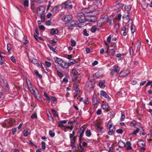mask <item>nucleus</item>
<instances>
[{"label":"nucleus","mask_w":152,"mask_h":152,"mask_svg":"<svg viewBox=\"0 0 152 152\" xmlns=\"http://www.w3.org/2000/svg\"><path fill=\"white\" fill-rule=\"evenodd\" d=\"M134 26H133L132 25H131V30L132 33H133L134 32Z\"/></svg>","instance_id":"52"},{"label":"nucleus","mask_w":152,"mask_h":152,"mask_svg":"<svg viewBox=\"0 0 152 152\" xmlns=\"http://www.w3.org/2000/svg\"><path fill=\"white\" fill-rule=\"evenodd\" d=\"M77 17L78 21L80 23L85 22L86 21L85 15L83 12L78 13L77 14Z\"/></svg>","instance_id":"3"},{"label":"nucleus","mask_w":152,"mask_h":152,"mask_svg":"<svg viewBox=\"0 0 152 152\" xmlns=\"http://www.w3.org/2000/svg\"><path fill=\"white\" fill-rule=\"evenodd\" d=\"M45 64L46 66L48 67H50L51 66V63L49 62L45 61Z\"/></svg>","instance_id":"45"},{"label":"nucleus","mask_w":152,"mask_h":152,"mask_svg":"<svg viewBox=\"0 0 152 152\" xmlns=\"http://www.w3.org/2000/svg\"><path fill=\"white\" fill-rule=\"evenodd\" d=\"M31 8L34 11V2L33 1L31 3Z\"/></svg>","instance_id":"47"},{"label":"nucleus","mask_w":152,"mask_h":152,"mask_svg":"<svg viewBox=\"0 0 152 152\" xmlns=\"http://www.w3.org/2000/svg\"><path fill=\"white\" fill-rule=\"evenodd\" d=\"M78 77V75H73L72 76V80L73 81H75Z\"/></svg>","instance_id":"41"},{"label":"nucleus","mask_w":152,"mask_h":152,"mask_svg":"<svg viewBox=\"0 0 152 152\" xmlns=\"http://www.w3.org/2000/svg\"><path fill=\"white\" fill-rule=\"evenodd\" d=\"M80 24L79 23H78L77 22V21L71 20L69 22L66 23L65 26L67 27V28L68 29H70L72 31V28H70L69 27L76 26L81 28V26H80Z\"/></svg>","instance_id":"1"},{"label":"nucleus","mask_w":152,"mask_h":152,"mask_svg":"<svg viewBox=\"0 0 152 152\" xmlns=\"http://www.w3.org/2000/svg\"><path fill=\"white\" fill-rule=\"evenodd\" d=\"M71 45L73 46H75L76 45V42L75 41L72 39L71 40Z\"/></svg>","instance_id":"43"},{"label":"nucleus","mask_w":152,"mask_h":152,"mask_svg":"<svg viewBox=\"0 0 152 152\" xmlns=\"http://www.w3.org/2000/svg\"><path fill=\"white\" fill-rule=\"evenodd\" d=\"M51 110L55 116H58V114L56 113V111L54 109L52 108L51 109Z\"/></svg>","instance_id":"38"},{"label":"nucleus","mask_w":152,"mask_h":152,"mask_svg":"<svg viewBox=\"0 0 152 152\" xmlns=\"http://www.w3.org/2000/svg\"><path fill=\"white\" fill-rule=\"evenodd\" d=\"M139 130V128H137L135 130H134L132 134H136V133H138Z\"/></svg>","instance_id":"48"},{"label":"nucleus","mask_w":152,"mask_h":152,"mask_svg":"<svg viewBox=\"0 0 152 152\" xmlns=\"http://www.w3.org/2000/svg\"><path fill=\"white\" fill-rule=\"evenodd\" d=\"M70 3V2L69 1L64 2L62 5V8H66L68 6H69V4Z\"/></svg>","instance_id":"19"},{"label":"nucleus","mask_w":152,"mask_h":152,"mask_svg":"<svg viewBox=\"0 0 152 152\" xmlns=\"http://www.w3.org/2000/svg\"><path fill=\"white\" fill-rule=\"evenodd\" d=\"M30 60L33 64H35L39 65V63L38 61L35 58H34L31 60L30 59Z\"/></svg>","instance_id":"34"},{"label":"nucleus","mask_w":152,"mask_h":152,"mask_svg":"<svg viewBox=\"0 0 152 152\" xmlns=\"http://www.w3.org/2000/svg\"><path fill=\"white\" fill-rule=\"evenodd\" d=\"M7 50L9 52L11 50V45L10 44H8L7 45Z\"/></svg>","instance_id":"55"},{"label":"nucleus","mask_w":152,"mask_h":152,"mask_svg":"<svg viewBox=\"0 0 152 152\" xmlns=\"http://www.w3.org/2000/svg\"><path fill=\"white\" fill-rule=\"evenodd\" d=\"M129 72L127 69L124 70L120 73L119 76L121 77H124L127 76L129 74Z\"/></svg>","instance_id":"5"},{"label":"nucleus","mask_w":152,"mask_h":152,"mask_svg":"<svg viewBox=\"0 0 152 152\" xmlns=\"http://www.w3.org/2000/svg\"><path fill=\"white\" fill-rule=\"evenodd\" d=\"M72 73L73 75H78V72L74 69H72Z\"/></svg>","instance_id":"37"},{"label":"nucleus","mask_w":152,"mask_h":152,"mask_svg":"<svg viewBox=\"0 0 152 152\" xmlns=\"http://www.w3.org/2000/svg\"><path fill=\"white\" fill-rule=\"evenodd\" d=\"M34 72L36 75L38 77L40 78H41L42 77V76L41 74H39L38 71L37 70H35Z\"/></svg>","instance_id":"36"},{"label":"nucleus","mask_w":152,"mask_h":152,"mask_svg":"<svg viewBox=\"0 0 152 152\" xmlns=\"http://www.w3.org/2000/svg\"><path fill=\"white\" fill-rule=\"evenodd\" d=\"M11 61L14 63H15L16 62V60L15 57L13 56H12L11 57Z\"/></svg>","instance_id":"59"},{"label":"nucleus","mask_w":152,"mask_h":152,"mask_svg":"<svg viewBox=\"0 0 152 152\" xmlns=\"http://www.w3.org/2000/svg\"><path fill=\"white\" fill-rule=\"evenodd\" d=\"M131 5L130 4H129L125 6L124 8L125 10L126 11H128L131 10Z\"/></svg>","instance_id":"28"},{"label":"nucleus","mask_w":152,"mask_h":152,"mask_svg":"<svg viewBox=\"0 0 152 152\" xmlns=\"http://www.w3.org/2000/svg\"><path fill=\"white\" fill-rule=\"evenodd\" d=\"M90 18L88 19V21L90 22H95L96 20V18L95 16L90 15Z\"/></svg>","instance_id":"15"},{"label":"nucleus","mask_w":152,"mask_h":152,"mask_svg":"<svg viewBox=\"0 0 152 152\" xmlns=\"http://www.w3.org/2000/svg\"><path fill=\"white\" fill-rule=\"evenodd\" d=\"M58 33V31L57 29H55L54 28H52L51 30V34L52 35L53 34H57Z\"/></svg>","instance_id":"27"},{"label":"nucleus","mask_w":152,"mask_h":152,"mask_svg":"<svg viewBox=\"0 0 152 152\" xmlns=\"http://www.w3.org/2000/svg\"><path fill=\"white\" fill-rule=\"evenodd\" d=\"M23 5L24 7L23 9L24 10H26V8L28 6V0H25L23 2Z\"/></svg>","instance_id":"21"},{"label":"nucleus","mask_w":152,"mask_h":152,"mask_svg":"<svg viewBox=\"0 0 152 152\" xmlns=\"http://www.w3.org/2000/svg\"><path fill=\"white\" fill-rule=\"evenodd\" d=\"M123 6L124 4H123L121 3H118L116 4L115 9L118 11H119Z\"/></svg>","instance_id":"8"},{"label":"nucleus","mask_w":152,"mask_h":152,"mask_svg":"<svg viewBox=\"0 0 152 152\" xmlns=\"http://www.w3.org/2000/svg\"><path fill=\"white\" fill-rule=\"evenodd\" d=\"M58 41V39H54L52 40V42L53 43H56Z\"/></svg>","instance_id":"63"},{"label":"nucleus","mask_w":152,"mask_h":152,"mask_svg":"<svg viewBox=\"0 0 152 152\" xmlns=\"http://www.w3.org/2000/svg\"><path fill=\"white\" fill-rule=\"evenodd\" d=\"M116 132L118 133L121 134L123 132V130L121 129H119L117 130Z\"/></svg>","instance_id":"51"},{"label":"nucleus","mask_w":152,"mask_h":152,"mask_svg":"<svg viewBox=\"0 0 152 152\" xmlns=\"http://www.w3.org/2000/svg\"><path fill=\"white\" fill-rule=\"evenodd\" d=\"M92 102L94 105H96L99 103V102L97 101L96 98H94L93 96L92 99Z\"/></svg>","instance_id":"16"},{"label":"nucleus","mask_w":152,"mask_h":152,"mask_svg":"<svg viewBox=\"0 0 152 152\" xmlns=\"http://www.w3.org/2000/svg\"><path fill=\"white\" fill-rule=\"evenodd\" d=\"M59 6L56 5L52 9V12L53 13H55L58 11Z\"/></svg>","instance_id":"24"},{"label":"nucleus","mask_w":152,"mask_h":152,"mask_svg":"<svg viewBox=\"0 0 152 152\" xmlns=\"http://www.w3.org/2000/svg\"><path fill=\"white\" fill-rule=\"evenodd\" d=\"M86 135L88 137H90L91 135V133L90 130H87L85 132Z\"/></svg>","instance_id":"31"},{"label":"nucleus","mask_w":152,"mask_h":152,"mask_svg":"<svg viewBox=\"0 0 152 152\" xmlns=\"http://www.w3.org/2000/svg\"><path fill=\"white\" fill-rule=\"evenodd\" d=\"M37 114L36 113L33 114L31 116V118L32 119L36 118H37Z\"/></svg>","instance_id":"54"},{"label":"nucleus","mask_w":152,"mask_h":152,"mask_svg":"<svg viewBox=\"0 0 152 152\" xmlns=\"http://www.w3.org/2000/svg\"><path fill=\"white\" fill-rule=\"evenodd\" d=\"M114 28L116 29H118L119 28V25L118 24H116L114 26Z\"/></svg>","instance_id":"61"},{"label":"nucleus","mask_w":152,"mask_h":152,"mask_svg":"<svg viewBox=\"0 0 152 152\" xmlns=\"http://www.w3.org/2000/svg\"><path fill=\"white\" fill-rule=\"evenodd\" d=\"M113 67L114 69H112L110 72V74L112 75H113L114 72H118L120 70V68L118 66H114Z\"/></svg>","instance_id":"7"},{"label":"nucleus","mask_w":152,"mask_h":152,"mask_svg":"<svg viewBox=\"0 0 152 152\" xmlns=\"http://www.w3.org/2000/svg\"><path fill=\"white\" fill-rule=\"evenodd\" d=\"M109 130L110 131L108 132V134L110 135H113L115 131V129L114 127H113L112 129H109Z\"/></svg>","instance_id":"26"},{"label":"nucleus","mask_w":152,"mask_h":152,"mask_svg":"<svg viewBox=\"0 0 152 152\" xmlns=\"http://www.w3.org/2000/svg\"><path fill=\"white\" fill-rule=\"evenodd\" d=\"M49 134L50 136L51 137H53L55 136V133L54 132H53L51 131H49Z\"/></svg>","instance_id":"44"},{"label":"nucleus","mask_w":152,"mask_h":152,"mask_svg":"<svg viewBox=\"0 0 152 152\" xmlns=\"http://www.w3.org/2000/svg\"><path fill=\"white\" fill-rule=\"evenodd\" d=\"M73 17L71 15H67L66 16L62 18V20L63 21L67 22H69L72 19Z\"/></svg>","instance_id":"6"},{"label":"nucleus","mask_w":152,"mask_h":152,"mask_svg":"<svg viewBox=\"0 0 152 152\" xmlns=\"http://www.w3.org/2000/svg\"><path fill=\"white\" fill-rule=\"evenodd\" d=\"M37 94H36V92L35 93V95H34L36 98L39 101H42V99L41 97L40 94L39 93L38 91L37 90Z\"/></svg>","instance_id":"17"},{"label":"nucleus","mask_w":152,"mask_h":152,"mask_svg":"<svg viewBox=\"0 0 152 152\" xmlns=\"http://www.w3.org/2000/svg\"><path fill=\"white\" fill-rule=\"evenodd\" d=\"M83 34L86 36H88L89 35L87 33V30L86 29H84L83 31Z\"/></svg>","instance_id":"49"},{"label":"nucleus","mask_w":152,"mask_h":152,"mask_svg":"<svg viewBox=\"0 0 152 152\" xmlns=\"http://www.w3.org/2000/svg\"><path fill=\"white\" fill-rule=\"evenodd\" d=\"M97 26H94L92 27L91 29V31L92 32L95 33L96 30Z\"/></svg>","instance_id":"35"},{"label":"nucleus","mask_w":152,"mask_h":152,"mask_svg":"<svg viewBox=\"0 0 152 152\" xmlns=\"http://www.w3.org/2000/svg\"><path fill=\"white\" fill-rule=\"evenodd\" d=\"M76 62L75 60L73 59H70L69 62H68L67 64L68 67L75 64Z\"/></svg>","instance_id":"22"},{"label":"nucleus","mask_w":152,"mask_h":152,"mask_svg":"<svg viewBox=\"0 0 152 152\" xmlns=\"http://www.w3.org/2000/svg\"><path fill=\"white\" fill-rule=\"evenodd\" d=\"M54 59L55 63L59 64L60 63V61H61V59L56 57V58H54Z\"/></svg>","instance_id":"29"},{"label":"nucleus","mask_w":152,"mask_h":152,"mask_svg":"<svg viewBox=\"0 0 152 152\" xmlns=\"http://www.w3.org/2000/svg\"><path fill=\"white\" fill-rule=\"evenodd\" d=\"M100 95L101 96L104 97L105 98L109 99L110 98L109 95L106 93L104 91L102 90L100 91Z\"/></svg>","instance_id":"13"},{"label":"nucleus","mask_w":152,"mask_h":152,"mask_svg":"<svg viewBox=\"0 0 152 152\" xmlns=\"http://www.w3.org/2000/svg\"><path fill=\"white\" fill-rule=\"evenodd\" d=\"M97 25L100 27L102 26V23L100 20L97 22Z\"/></svg>","instance_id":"58"},{"label":"nucleus","mask_w":152,"mask_h":152,"mask_svg":"<svg viewBox=\"0 0 152 152\" xmlns=\"http://www.w3.org/2000/svg\"><path fill=\"white\" fill-rule=\"evenodd\" d=\"M0 64L2 65L4 64L5 62V58L2 56L0 57Z\"/></svg>","instance_id":"32"},{"label":"nucleus","mask_w":152,"mask_h":152,"mask_svg":"<svg viewBox=\"0 0 152 152\" xmlns=\"http://www.w3.org/2000/svg\"><path fill=\"white\" fill-rule=\"evenodd\" d=\"M145 145L144 142L142 140H139L137 143V145L139 147H141V146H144Z\"/></svg>","instance_id":"25"},{"label":"nucleus","mask_w":152,"mask_h":152,"mask_svg":"<svg viewBox=\"0 0 152 152\" xmlns=\"http://www.w3.org/2000/svg\"><path fill=\"white\" fill-rule=\"evenodd\" d=\"M102 128H102L100 127H99L98 126H96V130H97L98 131V132H99L101 131V130H102Z\"/></svg>","instance_id":"50"},{"label":"nucleus","mask_w":152,"mask_h":152,"mask_svg":"<svg viewBox=\"0 0 152 152\" xmlns=\"http://www.w3.org/2000/svg\"><path fill=\"white\" fill-rule=\"evenodd\" d=\"M60 61L59 64L62 67H64L65 68H67L68 67L67 64L66 62L64 61L62 59H61V61Z\"/></svg>","instance_id":"11"},{"label":"nucleus","mask_w":152,"mask_h":152,"mask_svg":"<svg viewBox=\"0 0 152 152\" xmlns=\"http://www.w3.org/2000/svg\"><path fill=\"white\" fill-rule=\"evenodd\" d=\"M118 145L119 148H124L125 146V144L122 140L119 141L118 142Z\"/></svg>","instance_id":"18"},{"label":"nucleus","mask_w":152,"mask_h":152,"mask_svg":"<svg viewBox=\"0 0 152 152\" xmlns=\"http://www.w3.org/2000/svg\"><path fill=\"white\" fill-rule=\"evenodd\" d=\"M84 128L83 127H81L78 133L80 134V135L78 136L79 137H82L84 135Z\"/></svg>","instance_id":"10"},{"label":"nucleus","mask_w":152,"mask_h":152,"mask_svg":"<svg viewBox=\"0 0 152 152\" xmlns=\"http://www.w3.org/2000/svg\"><path fill=\"white\" fill-rule=\"evenodd\" d=\"M105 81L104 80H101L99 83V86L101 88H104L105 87L104 83Z\"/></svg>","instance_id":"23"},{"label":"nucleus","mask_w":152,"mask_h":152,"mask_svg":"<svg viewBox=\"0 0 152 152\" xmlns=\"http://www.w3.org/2000/svg\"><path fill=\"white\" fill-rule=\"evenodd\" d=\"M83 11L87 13H89L91 12V11L90 10V9L89 8V7L88 8H85L83 10Z\"/></svg>","instance_id":"33"},{"label":"nucleus","mask_w":152,"mask_h":152,"mask_svg":"<svg viewBox=\"0 0 152 152\" xmlns=\"http://www.w3.org/2000/svg\"><path fill=\"white\" fill-rule=\"evenodd\" d=\"M30 86H29V90L30 91L32 95H35V89L36 90L35 88H33L32 84L30 83Z\"/></svg>","instance_id":"9"},{"label":"nucleus","mask_w":152,"mask_h":152,"mask_svg":"<svg viewBox=\"0 0 152 152\" xmlns=\"http://www.w3.org/2000/svg\"><path fill=\"white\" fill-rule=\"evenodd\" d=\"M102 108L104 110H109V106L105 104H103L102 105Z\"/></svg>","instance_id":"30"},{"label":"nucleus","mask_w":152,"mask_h":152,"mask_svg":"<svg viewBox=\"0 0 152 152\" xmlns=\"http://www.w3.org/2000/svg\"><path fill=\"white\" fill-rule=\"evenodd\" d=\"M110 53L112 56H113L115 55V51L114 49H111L110 50Z\"/></svg>","instance_id":"42"},{"label":"nucleus","mask_w":152,"mask_h":152,"mask_svg":"<svg viewBox=\"0 0 152 152\" xmlns=\"http://www.w3.org/2000/svg\"><path fill=\"white\" fill-rule=\"evenodd\" d=\"M0 85L4 88L8 86L7 81L2 76H0Z\"/></svg>","instance_id":"4"},{"label":"nucleus","mask_w":152,"mask_h":152,"mask_svg":"<svg viewBox=\"0 0 152 152\" xmlns=\"http://www.w3.org/2000/svg\"><path fill=\"white\" fill-rule=\"evenodd\" d=\"M125 117V114L124 113H121V117L120 119L121 121H123L124 119V118Z\"/></svg>","instance_id":"46"},{"label":"nucleus","mask_w":152,"mask_h":152,"mask_svg":"<svg viewBox=\"0 0 152 152\" xmlns=\"http://www.w3.org/2000/svg\"><path fill=\"white\" fill-rule=\"evenodd\" d=\"M102 113V111L101 109H98L97 112H96V114L97 115H100Z\"/></svg>","instance_id":"60"},{"label":"nucleus","mask_w":152,"mask_h":152,"mask_svg":"<svg viewBox=\"0 0 152 152\" xmlns=\"http://www.w3.org/2000/svg\"><path fill=\"white\" fill-rule=\"evenodd\" d=\"M39 28L41 30H44L45 29V28L44 26L42 25L41 26H39Z\"/></svg>","instance_id":"56"},{"label":"nucleus","mask_w":152,"mask_h":152,"mask_svg":"<svg viewBox=\"0 0 152 152\" xmlns=\"http://www.w3.org/2000/svg\"><path fill=\"white\" fill-rule=\"evenodd\" d=\"M129 53L130 55L131 56H132L133 55V49L132 47H130L129 49Z\"/></svg>","instance_id":"39"},{"label":"nucleus","mask_w":152,"mask_h":152,"mask_svg":"<svg viewBox=\"0 0 152 152\" xmlns=\"http://www.w3.org/2000/svg\"><path fill=\"white\" fill-rule=\"evenodd\" d=\"M42 144V148L43 150H45V149L46 146H45V142H41Z\"/></svg>","instance_id":"40"},{"label":"nucleus","mask_w":152,"mask_h":152,"mask_svg":"<svg viewBox=\"0 0 152 152\" xmlns=\"http://www.w3.org/2000/svg\"><path fill=\"white\" fill-rule=\"evenodd\" d=\"M45 10L43 7H41L39 8L37 11V14L38 16H40L41 18L42 22H43L45 20V15L44 12Z\"/></svg>","instance_id":"2"},{"label":"nucleus","mask_w":152,"mask_h":152,"mask_svg":"<svg viewBox=\"0 0 152 152\" xmlns=\"http://www.w3.org/2000/svg\"><path fill=\"white\" fill-rule=\"evenodd\" d=\"M47 115L48 117L50 118V119H51L52 120H53V118L50 113H49V114L47 113Z\"/></svg>","instance_id":"62"},{"label":"nucleus","mask_w":152,"mask_h":152,"mask_svg":"<svg viewBox=\"0 0 152 152\" xmlns=\"http://www.w3.org/2000/svg\"><path fill=\"white\" fill-rule=\"evenodd\" d=\"M67 121V120H62L59 121L58 123L59 126L61 127L63 126V124H66Z\"/></svg>","instance_id":"20"},{"label":"nucleus","mask_w":152,"mask_h":152,"mask_svg":"<svg viewBox=\"0 0 152 152\" xmlns=\"http://www.w3.org/2000/svg\"><path fill=\"white\" fill-rule=\"evenodd\" d=\"M89 8L90 9V10L91 11V12L97 9L98 8V5L95 4L89 6Z\"/></svg>","instance_id":"12"},{"label":"nucleus","mask_w":152,"mask_h":152,"mask_svg":"<svg viewBox=\"0 0 152 152\" xmlns=\"http://www.w3.org/2000/svg\"><path fill=\"white\" fill-rule=\"evenodd\" d=\"M25 49H26L25 52L27 53L28 58V47L27 46H26L25 47Z\"/></svg>","instance_id":"53"},{"label":"nucleus","mask_w":152,"mask_h":152,"mask_svg":"<svg viewBox=\"0 0 152 152\" xmlns=\"http://www.w3.org/2000/svg\"><path fill=\"white\" fill-rule=\"evenodd\" d=\"M51 22L50 20H48L46 22V25L47 26H49L50 25Z\"/></svg>","instance_id":"64"},{"label":"nucleus","mask_w":152,"mask_h":152,"mask_svg":"<svg viewBox=\"0 0 152 152\" xmlns=\"http://www.w3.org/2000/svg\"><path fill=\"white\" fill-rule=\"evenodd\" d=\"M79 86L77 82L75 83L73 85V88L75 91L78 92H80V89L78 87Z\"/></svg>","instance_id":"14"},{"label":"nucleus","mask_w":152,"mask_h":152,"mask_svg":"<svg viewBox=\"0 0 152 152\" xmlns=\"http://www.w3.org/2000/svg\"><path fill=\"white\" fill-rule=\"evenodd\" d=\"M111 38V36L110 35L107 39V41L108 42L110 43V42Z\"/></svg>","instance_id":"57"}]
</instances>
